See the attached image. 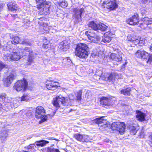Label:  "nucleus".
<instances>
[{
    "mask_svg": "<svg viewBox=\"0 0 152 152\" xmlns=\"http://www.w3.org/2000/svg\"><path fill=\"white\" fill-rule=\"evenodd\" d=\"M139 15L137 13L127 20V23L130 25H138L142 29H145L149 25H152V18H145L138 21Z\"/></svg>",
    "mask_w": 152,
    "mask_h": 152,
    "instance_id": "nucleus-1",
    "label": "nucleus"
},
{
    "mask_svg": "<svg viewBox=\"0 0 152 152\" xmlns=\"http://www.w3.org/2000/svg\"><path fill=\"white\" fill-rule=\"evenodd\" d=\"M3 58L5 61H17L21 58L22 55L20 52V49L10 48L5 50L4 48Z\"/></svg>",
    "mask_w": 152,
    "mask_h": 152,
    "instance_id": "nucleus-2",
    "label": "nucleus"
},
{
    "mask_svg": "<svg viewBox=\"0 0 152 152\" xmlns=\"http://www.w3.org/2000/svg\"><path fill=\"white\" fill-rule=\"evenodd\" d=\"M87 45L85 44L80 43L77 45L75 48V55L80 58H86L88 55Z\"/></svg>",
    "mask_w": 152,
    "mask_h": 152,
    "instance_id": "nucleus-3",
    "label": "nucleus"
},
{
    "mask_svg": "<svg viewBox=\"0 0 152 152\" xmlns=\"http://www.w3.org/2000/svg\"><path fill=\"white\" fill-rule=\"evenodd\" d=\"M116 101L114 97L102 96L100 99V104L103 107H107L112 106Z\"/></svg>",
    "mask_w": 152,
    "mask_h": 152,
    "instance_id": "nucleus-4",
    "label": "nucleus"
},
{
    "mask_svg": "<svg viewBox=\"0 0 152 152\" xmlns=\"http://www.w3.org/2000/svg\"><path fill=\"white\" fill-rule=\"evenodd\" d=\"M45 111L42 106H38L36 109L35 117L36 118L40 119L42 122L46 121L47 117L45 115Z\"/></svg>",
    "mask_w": 152,
    "mask_h": 152,
    "instance_id": "nucleus-5",
    "label": "nucleus"
},
{
    "mask_svg": "<svg viewBox=\"0 0 152 152\" xmlns=\"http://www.w3.org/2000/svg\"><path fill=\"white\" fill-rule=\"evenodd\" d=\"M125 127V124L124 123L119 122L113 123L111 125V128L112 130H117L121 134L124 133Z\"/></svg>",
    "mask_w": 152,
    "mask_h": 152,
    "instance_id": "nucleus-6",
    "label": "nucleus"
},
{
    "mask_svg": "<svg viewBox=\"0 0 152 152\" xmlns=\"http://www.w3.org/2000/svg\"><path fill=\"white\" fill-rule=\"evenodd\" d=\"M28 87V83L25 79L18 80L15 84L14 88L16 91H25Z\"/></svg>",
    "mask_w": 152,
    "mask_h": 152,
    "instance_id": "nucleus-7",
    "label": "nucleus"
},
{
    "mask_svg": "<svg viewBox=\"0 0 152 152\" xmlns=\"http://www.w3.org/2000/svg\"><path fill=\"white\" fill-rule=\"evenodd\" d=\"M104 117L97 118L94 120V122L96 124H98L100 129H103L107 126V121L106 119H104Z\"/></svg>",
    "mask_w": 152,
    "mask_h": 152,
    "instance_id": "nucleus-8",
    "label": "nucleus"
},
{
    "mask_svg": "<svg viewBox=\"0 0 152 152\" xmlns=\"http://www.w3.org/2000/svg\"><path fill=\"white\" fill-rule=\"evenodd\" d=\"M53 104L56 107H59L61 105H67V102L66 101L65 98L61 96L56 97L54 99Z\"/></svg>",
    "mask_w": 152,
    "mask_h": 152,
    "instance_id": "nucleus-9",
    "label": "nucleus"
},
{
    "mask_svg": "<svg viewBox=\"0 0 152 152\" xmlns=\"http://www.w3.org/2000/svg\"><path fill=\"white\" fill-rule=\"evenodd\" d=\"M103 4L104 7L111 10L115 9L118 7V5L115 1H106L104 2Z\"/></svg>",
    "mask_w": 152,
    "mask_h": 152,
    "instance_id": "nucleus-10",
    "label": "nucleus"
},
{
    "mask_svg": "<svg viewBox=\"0 0 152 152\" xmlns=\"http://www.w3.org/2000/svg\"><path fill=\"white\" fill-rule=\"evenodd\" d=\"M135 55L137 57L143 59H147L149 57L148 53L143 50H138L135 53Z\"/></svg>",
    "mask_w": 152,
    "mask_h": 152,
    "instance_id": "nucleus-11",
    "label": "nucleus"
},
{
    "mask_svg": "<svg viewBox=\"0 0 152 152\" xmlns=\"http://www.w3.org/2000/svg\"><path fill=\"white\" fill-rule=\"evenodd\" d=\"M73 12V17L79 19L81 18V15L84 12V9L82 8L80 10H78L77 8H74Z\"/></svg>",
    "mask_w": 152,
    "mask_h": 152,
    "instance_id": "nucleus-12",
    "label": "nucleus"
},
{
    "mask_svg": "<svg viewBox=\"0 0 152 152\" xmlns=\"http://www.w3.org/2000/svg\"><path fill=\"white\" fill-rule=\"evenodd\" d=\"M15 76L13 74H11L4 79V85L6 86H8L15 79Z\"/></svg>",
    "mask_w": 152,
    "mask_h": 152,
    "instance_id": "nucleus-13",
    "label": "nucleus"
},
{
    "mask_svg": "<svg viewBox=\"0 0 152 152\" xmlns=\"http://www.w3.org/2000/svg\"><path fill=\"white\" fill-rule=\"evenodd\" d=\"M85 34L87 36L88 39L92 42H97L99 39V38L98 37H97L96 39H94V37L95 36L96 34L93 32H91L89 31H86Z\"/></svg>",
    "mask_w": 152,
    "mask_h": 152,
    "instance_id": "nucleus-14",
    "label": "nucleus"
},
{
    "mask_svg": "<svg viewBox=\"0 0 152 152\" xmlns=\"http://www.w3.org/2000/svg\"><path fill=\"white\" fill-rule=\"evenodd\" d=\"M8 8L9 11L15 12L18 8L17 5L15 2H9L7 4Z\"/></svg>",
    "mask_w": 152,
    "mask_h": 152,
    "instance_id": "nucleus-15",
    "label": "nucleus"
},
{
    "mask_svg": "<svg viewBox=\"0 0 152 152\" xmlns=\"http://www.w3.org/2000/svg\"><path fill=\"white\" fill-rule=\"evenodd\" d=\"M117 76V75L115 73H111L108 76L107 74H105L102 77V79L105 80L113 81Z\"/></svg>",
    "mask_w": 152,
    "mask_h": 152,
    "instance_id": "nucleus-16",
    "label": "nucleus"
},
{
    "mask_svg": "<svg viewBox=\"0 0 152 152\" xmlns=\"http://www.w3.org/2000/svg\"><path fill=\"white\" fill-rule=\"evenodd\" d=\"M129 41L132 42V43H134L135 45L140 44L141 43L143 44L142 42V41L141 40V38L136 36L131 37V38L130 39H129Z\"/></svg>",
    "mask_w": 152,
    "mask_h": 152,
    "instance_id": "nucleus-17",
    "label": "nucleus"
},
{
    "mask_svg": "<svg viewBox=\"0 0 152 152\" xmlns=\"http://www.w3.org/2000/svg\"><path fill=\"white\" fill-rule=\"evenodd\" d=\"M136 118L137 119L140 121H144L145 120V115L141 112L137 110L136 112Z\"/></svg>",
    "mask_w": 152,
    "mask_h": 152,
    "instance_id": "nucleus-18",
    "label": "nucleus"
},
{
    "mask_svg": "<svg viewBox=\"0 0 152 152\" xmlns=\"http://www.w3.org/2000/svg\"><path fill=\"white\" fill-rule=\"evenodd\" d=\"M110 58L113 60L118 62L121 61L122 60V58L121 56L114 53L110 55Z\"/></svg>",
    "mask_w": 152,
    "mask_h": 152,
    "instance_id": "nucleus-19",
    "label": "nucleus"
},
{
    "mask_svg": "<svg viewBox=\"0 0 152 152\" xmlns=\"http://www.w3.org/2000/svg\"><path fill=\"white\" fill-rule=\"evenodd\" d=\"M23 54L24 55H28L29 56H32V55H34V53L28 47H25L22 50H20Z\"/></svg>",
    "mask_w": 152,
    "mask_h": 152,
    "instance_id": "nucleus-20",
    "label": "nucleus"
},
{
    "mask_svg": "<svg viewBox=\"0 0 152 152\" xmlns=\"http://www.w3.org/2000/svg\"><path fill=\"white\" fill-rule=\"evenodd\" d=\"M69 47V45L65 41L61 42L58 46L59 48L63 51H66Z\"/></svg>",
    "mask_w": 152,
    "mask_h": 152,
    "instance_id": "nucleus-21",
    "label": "nucleus"
},
{
    "mask_svg": "<svg viewBox=\"0 0 152 152\" xmlns=\"http://www.w3.org/2000/svg\"><path fill=\"white\" fill-rule=\"evenodd\" d=\"M49 143V142L48 141L42 140L36 141L35 143L36 145L39 147H42L46 145V144L48 143Z\"/></svg>",
    "mask_w": 152,
    "mask_h": 152,
    "instance_id": "nucleus-22",
    "label": "nucleus"
},
{
    "mask_svg": "<svg viewBox=\"0 0 152 152\" xmlns=\"http://www.w3.org/2000/svg\"><path fill=\"white\" fill-rule=\"evenodd\" d=\"M46 0H36L37 4V7L38 9L42 8L44 5V4H46Z\"/></svg>",
    "mask_w": 152,
    "mask_h": 152,
    "instance_id": "nucleus-23",
    "label": "nucleus"
},
{
    "mask_svg": "<svg viewBox=\"0 0 152 152\" xmlns=\"http://www.w3.org/2000/svg\"><path fill=\"white\" fill-rule=\"evenodd\" d=\"M30 98L29 96L27 94H24L23 96L21 97H19L17 98L16 100L18 101H28L29 100Z\"/></svg>",
    "mask_w": 152,
    "mask_h": 152,
    "instance_id": "nucleus-24",
    "label": "nucleus"
},
{
    "mask_svg": "<svg viewBox=\"0 0 152 152\" xmlns=\"http://www.w3.org/2000/svg\"><path fill=\"white\" fill-rule=\"evenodd\" d=\"M98 24L96 23L94 21L90 22L88 25V26L89 27L93 29L96 31L98 30Z\"/></svg>",
    "mask_w": 152,
    "mask_h": 152,
    "instance_id": "nucleus-25",
    "label": "nucleus"
},
{
    "mask_svg": "<svg viewBox=\"0 0 152 152\" xmlns=\"http://www.w3.org/2000/svg\"><path fill=\"white\" fill-rule=\"evenodd\" d=\"M130 88L128 87L126 89L122 90L121 91V94H123L125 96H129L130 94Z\"/></svg>",
    "mask_w": 152,
    "mask_h": 152,
    "instance_id": "nucleus-26",
    "label": "nucleus"
},
{
    "mask_svg": "<svg viewBox=\"0 0 152 152\" xmlns=\"http://www.w3.org/2000/svg\"><path fill=\"white\" fill-rule=\"evenodd\" d=\"M10 42L14 44H16L20 43V39L18 36H14L12 37V41H11Z\"/></svg>",
    "mask_w": 152,
    "mask_h": 152,
    "instance_id": "nucleus-27",
    "label": "nucleus"
},
{
    "mask_svg": "<svg viewBox=\"0 0 152 152\" xmlns=\"http://www.w3.org/2000/svg\"><path fill=\"white\" fill-rule=\"evenodd\" d=\"M55 83H52L47 85V87L48 89L54 90L57 88V86L55 85Z\"/></svg>",
    "mask_w": 152,
    "mask_h": 152,
    "instance_id": "nucleus-28",
    "label": "nucleus"
},
{
    "mask_svg": "<svg viewBox=\"0 0 152 152\" xmlns=\"http://www.w3.org/2000/svg\"><path fill=\"white\" fill-rule=\"evenodd\" d=\"M107 26L103 23H101L98 24V30H100L102 31H104L106 30Z\"/></svg>",
    "mask_w": 152,
    "mask_h": 152,
    "instance_id": "nucleus-29",
    "label": "nucleus"
},
{
    "mask_svg": "<svg viewBox=\"0 0 152 152\" xmlns=\"http://www.w3.org/2000/svg\"><path fill=\"white\" fill-rule=\"evenodd\" d=\"M82 90H80L77 92L76 94V99L78 101H81L82 99Z\"/></svg>",
    "mask_w": 152,
    "mask_h": 152,
    "instance_id": "nucleus-30",
    "label": "nucleus"
},
{
    "mask_svg": "<svg viewBox=\"0 0 152 152\" xmlns=\"http://www.w3.org/2000/svg\"><path fill=\"white\" fill-rule=\"evenodd\" d=\"M83 135L78 133L75 134L74 135V137L77 140L82 142H83Z\"/></svg>",
    "mask_w": 152,
    "mask_h": 152,
    "instance_id": "nucleus-31",
    "label": "nucleus"
},
{
    "mask_svg": "<svg viewBox=\"0 0 152 152\" xmlns=\"http://www.w3.org/2000/svg\"><path fill=\"white\" fill-rule=\"evenodd\" d=\"M130 133L132 135H135L138 130V128L134 126H130Z\"/></svg>",
    "mask_w": 152,
    "mask_h": 152,
    "instance_id": "nucleus-32",
    "label": "nucleus"
},
{
    "mask_svg": "<svg viewBox=\"0 0 152 152\" xmlns=\"http://www.w3.org/2000/svg\"><path fill=\"white\" fill-rule=\"evenodd\" d=\"M23 27L25 28H27L30 26V23L28 20L24 19L23 20Z\"/></svg>",
    "mask_w": 152,
    "mask_h": 152,
    "instance_id": "nucleus-33",
    "label": "nucleus"
},
{
    "mask_svg": "<svg viewBox=\"0 0 152 152\" xmlns=\"http://www.w3.org/2000/svg\"><path fill=\"white\" fill-rule=\"evenodd\" d=\"M59 5L62 7L65 8L67 6L68 4L65 0H60Z\"/></svg>",
    "mask_w": 152,
    "mask_h": 152,
    "instance_id": "nucleus-34",
    "label": "nucleus"
},
{
    "mask_svg": "<svg viewBox=\"0 0 152 152\" xmlns=\"http://www.w3.org/2000/svg\"><path fill=\"white\" fill-rule=\"evenodd\" d=\"M44 4V6L41 9V11L44 12V13L45 12H48L49 10V5H48L46 2V4Z\"/></svg>",
    "mask_w": 152,
    "mask_h": 152,
    "instance_id": "nucleus-35",
    "label": "nucleus"
},
{
    "mask_svg": "<svg viewBox=\"0 0 152 152\" xmlns=\"http://www.w3.org/2000/svg\"><path fill=\"white\" fill-rule=\"evenodd\" d=\"M36 54L34 53V55H32V56H28V61L27 62V64L28 65H30L31 63L34 62V56Z\"/></svg>",
    "mask_w": 152,
    "mask_h": 152,
    "instance_id": "nucleus-36",
    "label": "nucleus"
},
{
    "mask_svg": "<svg viewBox=\"0 0 152 152\" xmlns=\"http://www.w3.org/2000/svg\"><path fill=\"white\" fill-rule=\"evenodd\" d=\"M111 38L112 37H110L108 36L106 37L104 35L102 39V41L106 43H109L111 41Z\"/></svg>",
    "mask_w": 152,
    "mask_h": 152,
    "instance_id": "nucleus-37",
    "label": "nucleus"
},
{
    "mask_svg": "<svg viewBox=\"0 0 152 152\" xmlns=\"http://www.w3.org/2000/svg\"><path fill=\"white\" fill-rule=\"evenodd\" d=\"M20 43L22 44H25L31 46L32 45V44L28 41L26 39H24L22 42H20Z\"/></svg>",
    "mask_w": 152,
    "mask_h": 152,
    "instance_id": "nucleus-38",
    "label": "nucleus"
},
{
    "mask_svg": "<svg viewBox=\"0 0 152 152\" xmlns=\"http://www.w3.org/2000/svg\"><path fill=\"white\" fill-rule=\"evenodd\" d=\"M83 142H88L91 140V138L87 135H83Z\"/></svg>",
    "mask_w": 152,
    "mask_h": 152,
    "instance_id": "nucleus-39",
    "label": "nucleus"
},
{
    "mask_svg": "<svg viewBox=\"0 0 152 152\" xmlns=\"http://www.w3.org/2000/svg\"><path fill=\"white\" fill-rule=\"evenodd\" d=\"M48 152H60L58 149L53 148H48Z\"/></svg>",
    "mask_w": 152,
    "mask_h": 152,
    "instance_id": "nucleus-40",
    "label": "nucleus"
},
{
    "mask_svg": "<svg viewBox=\"0 0 152 152\" xmlns=\"http://www.w3.org/2000/svg\"><path fill=\"white\" fill-rule=\"evenodd\" d=\"M7 135L8 134L6 131H3V133L1 134V135L0 136L1 138H5L7 137Z\"/></svg>",
    "mask_w": 152,
    "mask_h": 152,
    "instance_id": "nucleus-41",
    "label": "nucleus"
},
{
    "mask_svg": "<svg viewBox=\"0 0 152 152\" xmlns=\"http://www.w3.org/2000/svg\"><path fill=\"white\" fill-rule=\"evenodd\" d=\"M106 37L108 36L110 37H111V36L113 35V33L110 31H108L105 33L104 34Z\"/></svg>",
    "mask_w": 152,
    "mask_h": 152,
    "instance_id": "nucleus-42",
    "label": "nucleus"
},
{
    "mask_svg": "<svg viewBox=\"0 0 152 152\" xmlns=\"http://www.w3.org/2000/svg\"><path fill=\"white\" fill-rule=\"evenodd\" d=\"M35 143L30 144L27 147H26V149H29L30 150H31V149L34 148V146H35Z\"/></svg>",
    "mask_w": 152,
    "mask_h": 152,
    "instance_id": "nucleus-43",
    "label": "nucleus"
},
{
    "mask_svg": "<svg viewBox=\"0 0 152 152\" xmlns=\"http://www.w3.org/2000/svg\"><path fill=\"white\" fill-rule=\"evenodd\" d=\"M6 95L5 94H2L0 96V99H2V101H3L5 100L6 98Z\"/></svg>",
    "mask_w": 152,
    "mask_h": 152,
    "instance_id": "nucleus-44",
    "label": "nucleus"
},
{
    "mask_svg": "<svg viewBox=\"0 0 152 152\" xmlns=\"http://www.w3.org/2000/svg\"><path fill=\"white\" fill-rule=\"evenodd\" d=\"M148 141L149 142H148L149 144L152 147V135L148 137Z\"/></svg>",
    "mask_w": 152,
    "mask_h": 152,
    "instance_id": "nucleus-45",
    "label": "nucleus"
},
{
    "mask_svg": "<svg viewBox=\"0 0 152 152\" xmlns=\"http://www.w3.org/2000/svg\"><path fill=\"white\" fill-rule=\"evenodd\" d=\"M48 44H43L42 47L45 49H47L48 48Z\"/></svg>",
    "mask_w": 152,
    "mask_h": 152,
    "instance_id": "nucleus-46",
    "label": "nucleus"
},
{
    "mask_svg": "<svg viewBox=\"0 0 152 152\" xmlns=\"http://www.w3.org/2000/svg\"><path fill=\"white\" fill-rule=\"evenodd\" d=\"M148 60L147 61V63H148L150 61H152V54L150 55V56L149 55Z\"/></svg>",
    "mask_w": 152,
    "mask_h": 152,
    "instance_id": "nucleus-47",
    "label": "nucleus"
},
{
    "mask_svg": "<svg viewBox=\"0 0 152 152\" xmlns=\"http://www.w3.org/2000/svg\"><path fill=\"white\" fill-rule=\"evenodd\" d=\"M148 60L147 61V63H148L150 61H152V54L150 55V56L149 55Z\"/></svg>",
    "mask_w": 152,
    "mask_h": 152,
    "instance_id": "nucleus-48",
    "label": "nucleus"
},
{
    "mask_svg": "<svg viewBox=\"0 0 152 152\" xmlns=\"http://www.w3.org/2000/svg\"><path fill=\"white\" fill-rule=\"evenodd\" d=\"M4 67V65L0 63V71Z\"/></svg>",
    "mask_w": 152,
    "mask_h": 152,
    "instance_id": "nucleus-49",
    "label": "nucleus"
},
{
    "mask_svg": "<svg viewBox=\"0 0 152 152\" xmlns=\"http://www.w3.org/2000/svg\"><path fill=\"white\" fill-rule=\"evenodd\" d=\"M97 37H98L99 38V39L97 41H99V40H100V37L99 36L97 35L96 34H95V36L94 37V39H96V38H97Z\"/></svg>",
    "mask_w": 152,
    "mask_h": 152,
    "instance_id": "nucleus-50",
    "label": "nucleus"
},
{
    "mask_svg": "<svg viewBox=\"0 0 152 152\" xmlns=\"http://www.w3.org/2000/svg\"><path fill=\"white\" fill-rule=\"evenodd\" d=\"M49 139L50 140H56L57 141H59V140H58V139H56V138H49Z\"/></svg>",
    "mask_w": 152,
    "mask_h": 152,
    "instance_id": "nucleus-51",
    "label": "nucleus"
},
{
    "mask_svg": "<svg viewBox=\"0 0 152 152\" xmlns=\"http://www.w3.org/2000/svg\"><path fill=\"white\" fill-rule=\"evenodd\" d=\"M149 48L151 51L152 52V44L151 45Z\"/></svg>",
    "mask_w": 152,
    "mask_h": 152,
    "instance_id": "nucleus-52",
    "label": "nucleus"
},
{
    "mask_svg": "<svg viewBox=\"0 0 152 152\" xmlns=\"http://www.w3.org/2000/svg\"><path fill=\"white\" fill-rule=\"evenodd\" d=\"M67 58V60L69 62H70L71 61V60L69 59V58Z\"/></svg>",
    "mask_w": 152,
    "mask_h": 152,
    "instance_id": "nucleus-53",
    "label": "nucleus"
},
{
    "mask_svg": "<svg viewBox=\"0 0 152 152\" xmlns=\"http://www.w3.org/2000/svg\"><path fill=\"white\" fill-rule=\"evenodd\" d=\"M2 107V105L1 103H0V108H1Z\"/></svg>",
    "mask_w": 152,
    "mask_h": 152,
    "instance_id": "nucleus-54",
    "label": "nucleus"
},
{
    "mask_svg": "<svg viewBox=\"0 0 152 152\" xmlns=\"http://www.w3.org/2000/svg\"><path fill=\"white\" fill-rule=\"evenodd\" d=\"M72 110H72V109H71L69 111V112H71L72 111Z\"/></svg>",
    "mask_w": 152,
    "mask_h": 152,
    "instance_id": "nucleus-55",
    "label": "nucleus"
},
{
    "mask_svg": "<svg viewBox=\"0 0 152 152\" xmlns=\"http://www.w3.org/2000/svg\"><path fill=\"white\" fill-rule=\"evenodd\" d=\"M1 47H2V45H1V43L0 42V48H1Z\"/></svg>",
    "mask_w": 152,
    "mask_h": 152,
    "instance_id": "nucleus-56",
    "label": "nucleus"
},
{
    "mask_svg": "<svg viewBox=\"0 0 152 152\" xmlns=\"http://www.w3.org/2000/svg\"><path fill=\"white\" fill-rule=\"evenodd\" d=\"M143 13H145V10H143Z\"/></svg>",
    "mask_w": 152,
    "mask_h": 152,
    "instance_id": "nucleus-57",
    "label": "nucleus"
},
{
    "mask_svg": "<svg viewBox=\"0 0 152 152\" xmlns=\"http://www.w3.org/2000/svg\"><path fill=\"white\" fill-rule=\"evenodd\" d=\"M22 152H28V151H23Z\"/></svg>",
    "mask_w": 152,
    "mask_h": 152,
    "instance_id": "nucleus-58",
    "label": "nucleus"
},
{
    "mask_svg": "<svg viewBox=\"0 0 152 152\" xmlns=\"http://www.w3.org/2000/svg\"><path fill=\"white\" fill-rule=\"evenodd\" d=\"M42 19H43V18H40V19L41 20H42Z\"/></svg>",
    "mask_w": 152,
    "mask_h": 152,
    "instance_id": "nucleus-59",
    "label": "nucleus"
},
{
    "mask_svg": "<svg viewBox=\"0 0 152 152\" xmlns=\"http://www.w3.org/2000/svg\"><path fill=\"white\" fill-rule=\"evenodd\" d=\"M145 1H147L148 0H145Z\"/></svg>",
    "mask_w": 152,
    "mask_h": 152,
    "instance_id": "nucleus-60",
    "label": "nucleus"
},
{
    "mask_svg": "<svg viewBox=\"0 0 152 152\" xmlns=\"http://www.w3.org/2000/svg\"><path fill=\"white\" fill-rule=\"evenodd\" d=\"M150 28H152V27L151 26V27Z\"/></svg>",
    "mask_w": 152,
    "mask_h": 152,
    "instance_id": "nucleus-61",
    "label": "nucleus"
}]
</instances>
